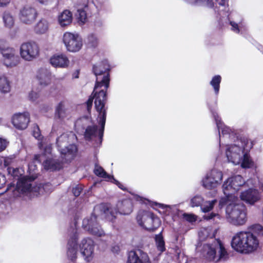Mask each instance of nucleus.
<instances>
[{
  "label": "nucleus",
  "instance_id": "obj_55",
  "mask_svg": "<svg viewBox=\"0 0 263 263\" xmlns=\"http://www.w3.org/2000/svg\"><path fill=\"white\" fill-rule=\"evenodd\" d=\"M111 251L115 254H118L120 252V248L118 246L115 245L111 247Z\"/></svg>",
  "mask_w": 263,
  "mask_h": 263
},
{
  "label": "nucleus",
  "instance_id": "obj_53",
  "mask_svg": "<svg viewBox=\"0 0 263 263\" xmlns=\"http://www.w3.org/2000/svg\"><path fill=\"white\" fill-rule=\"evenodd\" d=\"M11 0H0V7H5L9 4Z\"/></svg>",
  "mask_w": 263,
  "mask_h": 263
},
{
  "label": "nucleus",
  "instance_id": "obj_57",
  "mask_svg": "<svg viewBox=\"0 0 263 263\" xmlns=\"http://www.w3.org/2000/svg\"><path fill=\"white\" fill-rule=\"evenodd\" d=\"M131 253H132V250L127 251L128 258H127V263H132Z\"/></svg>",
  "mask_w": 263,
  "mask_h": 263
},
{
  "label": "nucleus",
  "instance_id": "obj_60",
  "mask_svg": "<svg viewBox=\"0 0 263 263\" xmlns=\"http://www.w3.org/2000/svg\"><path fill=\"white\" fill-rule=\"evenodd\" d=\"M218 2L219 5L224 6L226 3V0H217Z\"/></svg>",
  "mask_w": 263,
  "mask_h": 263
},
{
  "label": "nucleus",
  "instance_id": "obj_7",
  "mask_svg": "<svg viewBox=\"0 0 263 263\" xmlns=\"http://www.w3.org/2000/svg\"><path fill=\"white\" fill-rule=\"evenodd\" d=\"M245 180L240 175H236L228 179L222 185L223 191L226 197L220 200V203L227 202V200L234 201L237 198L234 195L240 186L245 184Z\"/></svg>",
  "mask_w": 263,
  "mask_h": 263
},
{
  "label": "nucleus",
  "instance_id": "obj_15",
  "mask_svg": "<svg viewBox=\"0 0 263 263\" xmlns=\"http://www.w3.org/2000/svg\"><path fill=\"white\" fill-rule=\"evenodd\" d=\"M78 234L77 230L72 229V234L70 235L67 243V255L68 258L74 262L77 257Z\"/></svg>",
  "mask_w": 263,
  "mask_h": 263
},
{
  "label": "nucleus",
  "instance_id": "obj_3",
  "mask_svg": "<svg viewBox=\"0 0 263 263\" xmlns=\"http://www.w3.org/2000/svg\"><path fill=\"white\" fill-rule=\"evenodd\" d=\"M7 171L9 175L17 180L15 185L13 182L8 184L5 192L12 190V196L16 197L22 194H27L36 191V187L33 186L31 183L34 180V178H26L25 177H20L17 168L8 167Z\"/></svg>",
  "mask_w": 263,
  "mask_h": 263
},
{
  "label": "nucleus",
  "instance_id": "obj_58",
  "mask_svg": "<svg viewBox=\"0 0 263 263\" xmlns=\"http://www.w3.org/2000/svg\"><path fill=\"white\" fill-rule=\"evenodd\" d=\"M9 164H10L9 160L5 158L4 160V165L6 166H8L9 165Z\"/></svg>",
  "mask_w": 263,
  "mask_h": 263
},
{
  "label": "nucleus",
  "instance_id": "obj_19",
  "mask_svg": "<svg viewBox=\"0 0 263 263\" xmlns=\"http://www.w3.org/2000/svg\"><path fill=\"white\" fill-rule=\"evenodd\" d=\"M241 199L250 204H254L260 199L259 192L255 189H250L241 193Z\"/></svg>",
  "mask_w": 263,
  "mask_h": 263
},
{
  "label": "nucleus",
  "instance_id": "obj_47",
  "mask_svg": "<svg viewBox=\"0 0 263 263\" xmlns=\"http://www.w3.org/2000/svg\"><path fill=\"white\" fill-rule=\"evenodd\" d=\"M7 146V142L6 139L0 138V152L5 149Z\"/></svg>",
  "mask_w": 263,
  "mask_h": 263
},
{
  "label": "nucleus",
  "instance_id": "obj_39",
  "mask_svg": "<svg viewBox=\"0 0 263 263\" xmlns=\"http://www.w3.org/2000/svg\"><path fill=\"white\" fill-rule=\"evenodd\" d=\"M250 229L251 231L250 232L253 233L255 235H263V227L261 225L258 224H254Z\"/></svg>",
  "mask_w": 263,
  "mask_h": 263
},
{
  "label": "nucleus",
  "instance_id": "obj_22",
  "mask_svg": "<svg viewBox=\"0 0 263 263\" xmlns=\"http://www.w3.org/2000/svg\"><path fill=\"white\" fill-rule=\"evenodd\" d=\"M72 21V14L68 10H64L58 16V22L62 27L70 25Z\"/></svg>",
  "mask_w": 263,
  "mask_h": 263
},
{
  "label": "nucleus",
  "instance_id": "obj_63",
  "mask_svg": "<svg viewBox=\"0 0 263 263\" xmlns=\"http://www.w3.org/2000/svg\"><path fill=\"white\" fill-rule=\"evenodd\" d=\"M46 149H47V147H46V148H45V150H46ZM48 149L49 151H50V150H51V149H50V148L49 147H48Z\"/></svg>",
  "mask_w": 263,
  "mask_h": 263
},
{
  "label": "nucleus",
  "instance_id": "obj_49",
  "mask_svg": "<svg viewBox=\"0 0 263 263\" xmlns=\"http://www.w3.org/2000/svg\"><path fill=\"white\" fill-rule=\"evenodd\" d=\"M6 183V178L5 176L0 172V189L3 187Z\"/></svg>",
  "mask_w": 263,
  "mask_h": 263
},
{
  "label": "nucleus",
  "instance_id": "obj_61",
  "mask_svg": "<svg viewBox=\"0 0 263 263\" xmlns=\"http://www.w3.org/2000/svg\"><path fill=\"white\" fill-rule=\"evenodd\" d=\"M132 196H133V198L137 199L138 196H137V195L134 194L133 193Z\"/></svg>",
  "mask_w": 263,
  "mask_h": 263
},
{
  "label": "nucleus",
  "instance_id": "obj_40",
  "mask_svg": "<svg viewBox=\"0 0 263 263\" xmlns=\"http://www.w3.org/2000/svg\"><path fill=\"white\" fill-rule=\"evenodd\" d=\"M217 201L216 199L212 201H208L204 202V204L201 207V209L203 212H208L211 211L214 207V205L217 203Z\"/></svg>",
  "mask_w": 263,
  "mask_h": 263
},
{
  "label": "nucleus",
  "instance_id": "obj_56",
  "mask_svg": "<svg viewBox=\"0 0 263 263\" xmlns=\"http://www.w3.org/2000/svg\"><path fill=\"white\" fill-rule=\"evenodd\" d=\"M80 70L77 69L72 74L73 79H78L79 77Z\"/></svg>",
  "mask_w": 263,
  "mask_h": 263
},
{
  "label": "nucleus",
  "instance_id": "obj_2",
  "mask_svg": "<svg viewBox=\"0 0 263 263\" xmlns=\"http://www.w3.org/2000/svg\"><path fill=\"white\" fill-rule=\"evenodd\" d=\"M232 247L237 252L248 254L257 250L259 240L256 235L248 231L237 233L232 238Z\"/></svg>",
  "mask_w": 263,
  "mask_h": 263
},
{
  "label": "nucleus",
  "instance_id": "obj_13",
  "mask_svg": "<svg viewBox=\"0 0 263 263\" xmlns=\"http://www.w3.org/2000/svg\"><path fill=\"white\" fill-rule=\"evenodd\" d=\"M222 179V172L217 170H212L202 179V185L206 189H212L220 184Z\"/></svg>",
  "mask_w": 263,
  "mask_h": 263
},
{
  "label": "nucleus",
  "instance_id": "obj_11",
  "mask_svg": "<svg viewBox=\"0 0 263 263\" xmlns=\"http://www.w3.org/2000/svg\"><path fill=\"white\" fill-rule=\"evenodd\" d=\"M63 42L67 50L71 52L79 51L82 47V39L78 33L65 32L63 36Z\"/></svg>",
  "mask_w": 263,
  "mask_h": 263
},
{
  "label": "nucleus",
  "instance_id": "obj_25",
  "mask_svg": "<svg viewBox=\"0 0 263 263\" xmlns=\"http://www.w3.org/2000/svg\"><path fill=\"white\" fill-rule=\"evenodd\" d=\"M68 116V109L65 107L63 102H60L55 108L54 118L60 121H63Z\"/></svg>",
  "mask_w": 263,
  "mask_h": 263
},
{
  "label": "nucleus",
  "instance_id": "obj_29",
  "mask_svg": "<svg viewBox=\"0 0 263 263\" xmlns=\"http://www.w3.org/2000/svg\"><path fill=\"white\" fill-rule=\"evenodd\" d=\"M101 211H103V215L106 220L112 222H114L116 218V215L117 213L116 211H114L113 209H110L107 206L102 207Z\"/></svg>",
  "mask_w": 263,
  "mask_h": 263
},
{
  "label": "nucleus",
  "instance_id": "obj_37",
  "mask_svg": "<svg viewBox=\"0 0 263 263\" xmlns=\"http://www.w3.org/2000/svg\"><path fill=\"white\" fill-rule=\"evenodd\" d=\"M189 3L194 5H203L209 7L213 6L212 0H190Z\"/></svg>",
  "mask_w": 263,
  "mask_h": 263
},
{
  "label": "nucleus",
  "instance_id": "obj_51",
  "mask_svg": "<svg viewBox=\"0 0 263 263\" xmlns=\"http://www.w3.org/2000/svg\"><path fill=\"white\" fill-rule=\"evenodd\" d=\"M216 216L219 217V215L218 214H215V213H212L208 214V215H204V218L206 220H210V219H213L214 217H215Z\"/></svg>",
  "mask_w": 263,
  "mask_h": 263
},
{
  "label": "nucleus",
  "instance_id": "obj_46",
  "mask_svg": "<svg viewBox=\"0 0 263 263\" xmlns=\"http://www.w3.org/2000/svg\"><path fill=\"white\" fill-rule=\"evenodd\" d=\"M10 48V47L7 46L6 41L0 40V53L2 54L4 50H7L8 49Z\"/></svg>",
  "mask_w": 263,
  "mask_h": 263
},
{
  "label": "nucleus",
  "instance_id": "obj_28",
  "mask_svg": "<svg viewBox=\"0 0 263 263\" xmlns=\"http://www.w3.org/2000/svg\"><path fill=\"white\" fill-rule=\"evenodd\" d=\"M213 115L216 123L219 134H220V129H221L222 135L230 134L232 132L231 129L223 124L220 118L216 112H213ZM219 136L220 137V135H219Z\"/></svg>",
  "mask_w": 263,
  "mask_h": 263
},
{
  "label": "nucleus",
  "instance_id": "obj_4",
  "mask_svg": "<svg viewBox=\"0 0 263 263\" xmlns=\"http://www.w3.org/2000/svg\"><path fill=\"white\" fill-rule=\"evenodd\" d=\"M198 246L197 249L201 253V255L206 260L214 262L223 261L229 258V254L219 240H213L211 243Z\"/></svg>",
  "mask_w": 263,
  "mask_h": 263
},
{
  "label": "nucleus",
  "instance_id": "obj_59",
  "mask_svg": "<svg viewBox=\"0 0 263 263\" xmlns=\"http://www.w3.org/2000/svg\"><path fill=\"white\" fill-rule=\"evenodd\" d=\"M51 0H38V1L41 3V4H45V5H46L47 3L49 2V1H51Z\"/></svg>",
  "mask_w": 263,
  "mask_h": 263
},
{
  "label": "nucleus",
  "instance_id": "obj_30",
  "mask_svg": "<svg viewBox=\"0 0 263 263\" xmlns=\"http://www.w3.org/2000/svg\"><path fill=\"white\" fill-rule=\"evenodd\" d=\"M94 174L99 177L105 178L109 181L111 177V175L108 174L101 166L96 164L93 170Z\"/></svg>",
  "mask_w": 263,
  "mask_h": 263
},
{
  "label": "nucleus",
  "instance_id": "obj_54",
  "mask_svg": "<svg viewBox=\"0 0 263 263\" xmlns=\"http://www.w3.org/2000/svg\"><path fill=\"white\" fill-rule=\"evenodd\" d=\"M94 24H95V27L100 28L103 25V22L100 19H97L95 21Z\"/></svg>",
  "mask_w": 263,
  "mask_h": 263
},
{
  "label": "nucleus",
  "instance_id": "obj_5",
  "mask_svg": "<svg viewBox=\"0 0 263 263\" xmlns=\"http://www.w3.org/2000/svg\"><path fill=\"white\" fill-rule=\"evenodd\" d=\"M237 199L227 200V202L220 203L219 206L222 208L227 205L226 219L229 222L235 226H242L247 221V213L245 206L242 203L236 202Z\"/></svg>",
  "mask_w": 263,
  "mask_h": 263
},
{
  "label": "nucleus",
  "instance_id": "obj_34",
  "mask_svg": "<svg viewBox=\"0 0 263 263\" xmlns=\"http://www.w3.org/2000/svg\"><path fill=\"white\" fill-rule=\"evenodd\" d=\"M3 20L5 26L8 28H11L14 25V21L12 15L10 12L5 11L3 14Z\"/></svg>",
  "mask_w": 263,
  "mask_h": 263
},
{
  "label": "nucleus",
  "instance_id": "obj_9",
  "mask_svg": "<svg viewBox=\"0 0 263 263\" xmlns=\"http://www.w3.org/2000/svg\"><path fill=\"white\" fill-rule=\"evenodd\" d=\"M136 220L140 226L151 232L154 231L161 224L159 218L152 213L147 211H139Z\"/></svg>",
  "mask_w": 263,
  "mask_h": 263
},
{
  "label": "nucleus",
  "instance_id": "obj_35",
  "mask_svg": "<svg viewBox=\"0 0 263 263\" xmlns=\"http://www.w3.org/2000/svg\"><path fill=\"white\" fill-rule=\"evenodd\" d=\"M155 239L158 250L160 251L161 253L164 252L165 250V242L161 233L156 235Z\"/></svg>",
  "mask_w": 263,
  "mask_h": 263
},
{
  "label": "nucleus",
  "instance_id": "obj_14",
  "mask_svg": "<svg viewBox=\"0 0 263 263\" xmlns=\"http://www.w3.org/2000/svg\"><path fill=\"white\" fill-rule=\"evenodd\" d=\"M80 252L87 262L91 261L94 256L95 242L89 237L83 238L79 245Z\"/></svg>",
  "mask_w": 263,
  "mask_h": 263
},
{
  "label": "nucleus",
  "instance_id": "obj_41",
  "mask_svg": "<svg viewBox=\"0 0 263 263\" xmlns=\"http://www.w3.org/2000/svg\"><path fill=\"white\" fill-rule=\"evenodd\" d=\"M203 201V198L199 195L194 196L191 200V205L192 207L200 206Z\"/></svg>",
  "mask_w": 263,
  "mask_h": 263
},
{
  "label": "nucleus",
  "instance_id": "obj_62",
  "mask_svg": "<svg viewBox=\"0 0 263 263\" xmlns=\"http://www.w3.org/2000/svg\"><path fill=\"white\" fill-rule=\"evenodd\" d=\"M5 193V191H4V192H3V193H0V196H1V195H3Z\"/></svg>",
  "mask_w": 263,
  "mask_h": 263
},
{
  "label": "nucleus",
  "instance_id": "obj_43",
  "mask_svg": "<svg viewBox=\"0 0 263 263\" xmlns=\"http://www.w3.org/2000/svg\"><path fill=\"white\" fill-rule=\"evenodd\" d=\"M32 136L38 140H41L43 139L40 127L37 124L34 125L32 130Z\"/></svg>",
  "mask_w": 263,
  "mask_h": 263
},
{
  "label": "nucleus",
  "instance_id": "obj_33",
  "mask_svg": "<svg viewBox=\"0 0 263 263\" xmlns=\"http://www.w3.org/2000/svg\"><path fill=\"white\" fill-rule=\"evenodd\" d=\"M10 91V84L9 81L6 77H0V91L6 93Z\"/></svg>",
  "mask_w": 263,
  "mask_h": 263
},
{
  "label": "nucleus",
  "instance_id": "obj_12",
  "mask_svg": "<svg viewBox=\"0 0 263 263\" xmlns=\"http://www.w3.org/2000/svg\"><path fill=\"white\" fill-rule=\"evenodd\" d=\"M20 55L27 61H31L39 55L40 49L38 45L34 42L23 43L20 46Z\"/></svg>",
  "mask_w": 263,
  "mask_h": 263
},
{
  "label": "nucleus",
  "instance_id": "obj_45",
  "mask_svg": "<svg viewBox=\"0 0 263 263\" xmlns=\"http://www.w3.org/2000/svg\"><path fill=\"white\" fill-rule=\"evenodd\" d=\"M109 181L112 182V183L116 184L118 186L119 188L123 191H127V189L125 187L121 182H120L118 180L115 178L114 176H111V178L109 180Z\"/></svg>",
  "mask_w": 263,
  "mask_h": 263
},
{
  "label": "nucleus",
  "instance_id": "obj_17",
  "mask_svg": "<svg viewBox=\"0 0 263 263\" xmlns=\"http://www.w3.org/2000/svg\"><path fill=\"white\" fill-rule=\"evenodd\" d=\"M3 63L7 67L16 66L20 62V58L17 51L13 48L4 50L3 54Z\"/></svg>",
  "mask_w": 263,
  "mask_h": 263
},
{
  "label": "nucleus",
  "instance_id": "obj_32",
  "mask_svg": "<svg viewBox=\"0 0 263 263\" xmlns=\"http://www.w3.org/2000/svg\"><path fill=\"white\" fill-rule=\"evenodd\" d=\"M85 43L88 48H95L98 45L99 40L96 34L90 33L88 35Z\"/></svg>",
  "mask_w": 263,
  "mask_h": 263
},
{
  "label": "nucleus",
  "instance_id": "obj_10",
  "mask_svg": "<svg viewBox=\"0 0 263 263\" xmlns=\"http://www.w3.org/2000/svg\"><path fill=\"white\" fill-rule=\"evenodd\" d=\"M67 139L66 137L61 136L57 138L56 145L58 151L60 152L61 158L64 163H69L74 158L76 153L78 152V147L74 144H70L67 145L63 144L66 143L63 142V139Z\"/></svg>",
  "mask_w": 263,
  "mask_h": 263
},
{
  "label": "nucleus",
  "instance_id": "obj_48",
  "mask_svg": "<svg viewBox=\"0 0 263 263\" xmlns=\"http://www.w3.org/2000/svg\"><path fill=\"white\" fill-rule=\"evenodd\" d=\"M38 97V93L33 91H31V92H30L28 95V98L29 100L31 101H35Z\"/></svg>",
  "mask_w": 263,
  "mask_h": 263
},
{
  "label": "nucleus",
  "instance_id": "obj_50",
  "mask_svg": "<svg viewBox=\"0 0 263 263\" xmlns=\"http://www.w3.org/2000/svg\"><path fill=\"white\" fill-rule=\"evenodd\" d=\"M184 217L185 218L186 220H187L189 222H193L196 220L195 217L192 215L184 214Z\"/></svg>",
  "mask_w": 263,
  "mask_h": 263
},
{
  "label": "nucleus",
  "instance_id": "obj_26",
  "mask_svg": "<svg viewBox=\"0 0 263 263\" xmlns=\"http://www.w3.org/2000/svg\"><path fill=\"white\" fill-rule=\"evenodd\" d=\"M133 263H151L147 254L141 250L133 251Z\"/></svg>",
  "mask_w": 263,
  "mask_h": 263
},
{
  "label": "nucleus",
  "instance_id": "obj_16",
  "mask_svg": "<svg viewBox=\"0 0 263 263\" xmlns=\"http://www.w3.org/2000/svg\"><path fill=\"white\" fill-rule=\"evenodd\" d=\"M30 122V115L28 112H18L11 118V122L14 127L18 130H24L28 127Z\"/></svg>",
  "mask_w": 263,
  "mask_h": 263
},
{
  "label": "nucleus",
  "instance_id": "obj_6",
  "mask_svg": "<svg viewBox=\"0 0 263 263\" xmlns=\"http://www.w3.org/2000/svg\"><path fill=\"white\" fill-rule=\"evenodd\" d=\"M238 142L240 144L232 145L226 151L228 161L235 165L240 163L245 151L248 152L253 145V142L246 137L241 138Z\"/></svg>",
  "mask_w": 263,
  "mask_h": 263
},
{
  "label": "nucleus",
  "instance_id": "obj_18",
  "mask_svg": "<svg viewBox=\"0 0 263 263\" xmlns=\"http://www.w3.org/2000/svg\"><path fill=\"white\" fill-rule=\"evenodd\" d=\"M37 15L36 10L31 7L25 6L20 11L19 17L21 21L26 24H31Z\"/></svg>",
  "mask_w": 263,
  "mask_h": 263
},
{
  "label": "nucleus",
  "instance_id": "obj_8",
  "mask_svg": "<svg viewBox=\"0 0 263 263\" xmlns=\"http://www.w3.org/2000/svg\"><path fill=\"white\" fill-rule=\"evenodd\" d=\"M82 228L92 235L98 237L105 235V232L100 224L99 215L97 213L96 208L90 215L83 219Z\"/></svg>",
  "mask_w": 263,
  "mask_h": 263
},
{
  "label": "nucleus",
  "instance_id": "obj_27",
  "mask_svg": "<svg viewBox=\"0 0 263 263\" xmlns=\"http://www.w3.org/2000/svg\"><path fill=\"white\" fill-rule=\"evenodd\" d=\"M88 6V3L86 2L84 4L83 8H78L76 13L77 20L78 23L80 25H83L85 23L87 20L86 13V9Z\"/></svg>",
  "mask_w": 263,
  "mask_h": 263
},
{
  "label": "nucleus",
  "instance_id": "obj_20",
  "mask_svg": "<svg viewBox=\"0 0 263 263\" xmlns=\"http://www.w3.org/2000/svg\"><path fill=\"white\" fill-rule=\"evenodd\" d=\"M50 63L55 68H67L69 61L67 56L63 53L55 54L50 59Z\"/></svg>",
  "mask_w": 263,
  "mask_h": 263
},
{
  "label": "nucleus",
  "instance_id": "obj_38",
  "mask_svg": "<svg viewBox=\"0 0 263 263\" xmlns=\"http://www.w3.org/2000/svg\"><path fill=\"white\" fill-rule=\"evenodd\" d=\"M221 82V77L219 75L214 76L210 82L211 85L213 87L215 92L217 94L219 90V85Z\"/></svg>",
  "mask_w": 263,
  "mask_h": 263
},
{
  "label": "nucleus",
  "instance_id": "obj_44",
  "mask_svg": "<svg viewBox=\"0 0 263 263\" xmlns=\"http://www.w3.org/2000/svg\"><path fill=\"white\" fill-rule=\"evenodd\" d=\"M89 117L87 116H84L82 117H81L77 119L74 122V126L80 127L81 126L83 129L85 128V126L82 124V123L85 121H87L88 120Z\"/></svg>",
  "mask_w": 263,
  "mask_h": 263
},
{
  "label": "nucleus",
  "instance_id": "obj_24",
  "mask_svg": "<svg viewBox=\"0 0 263 263\" xmlns=\"http://www.w3.org/2000/svg\"><path fill=\"white\" fill-rule=\"evenodd\" d=\"M118 212L121 215H128L132 212V200L123 199L117 204Z\"/></svg>",
  "mask_w": 263,
  "mask_h": 263
},
{
  "label": "nucleus",
  "instance_id": "obj_31",
  "mask_svg": "<svg viewBox=\"0 0 263 263\" xmlns=\"http://www.w3.org/2000/svg\"><path fill=\"white\" fill-rule=\"evenodd\" d=\"M48 26L46 20H41L35 26L34 31L37 34H43L48 30Z\"/></svg>",
  "mask_w": 263,
  "mask_h": 263
},
{
  "label": "nucleus",
  "instance_id": "obj_23",
  "mask_svg": "<svg viewBox=\"0 0 263 263\" xmlns=\"http://www.w3.org/2000/svg\"><path fill=\"white\" fill-rule=\"evenodd\" d=\"M36 77L40 85L42 86H46L50 83L51 73L47 70L42 69L39 70Z\"/></svg>",
  "mask_w": 263,
  "mask_h": 263
},
{
  "label": "nucleus",
  "instance_id": "obj_36",
  "mask_svg": "<svg viewBox=\"0 0 263 263\" xmlns=\"http://www.w3.org/2000/svg\"><path fill=\"white\" fill-rule=\"evenodd\" d=\"M240 163L241 167L243 168H250L252 166V161L249 158L248 152L245 151L244 153L242 154V160Z\"/></svg>",
  "mask_w": 263,
  "mask_h": 263
},
{
  "label": "nucleus",
  "instance_id": "obj_21",
  "mask_svg": "<svg viewBox=\"0 0 263 263\" xmlns=\"http://www.w3.org/2000/svg\"><path fill=\"white\" fill-rule=\"evenodd\" d=\"M45 170L52 172L60 171L62 169L63 163L53 159H46L43 163Z\"/></svg>",
  "mask_w": 263,
  "mask_h": 263
},
{
  "label": "nucleus",
  "instance_id": "obj_64",
  "mask_svg": "<svg viewBox=\"0 0 263 263\" xmlns=\"http://www.w3.org/2000/svg\"><path fill=\"white\" fill-rule=\"evenodd\" d=\"M1 164H2V160H1V159H0V165H1Z\"/></svg>",
  "mask_w": 263,
  "mask_h": 263
},
{
  "label": "nucleus",
  "instance_id": "obj_42",
  "mask_svg": "<svg viewBox=\"0 0 263 263\" xmlns=\"http://www.w3.org/2000/svg\"><path fill=\"white\" fill-rule=\"evenodd\" d=\"M83 191V186L82 184H79L76 185L74 186L72 188V195L75 197H79L81 194L82 193Z\"/></svg>",
  "mask_w": 263,
  "mask_h": 263
},
{
  "label": "nucleus",
  "instance_id": "obj_1",
  "mask_svg": "<svg viewBox=\"0 0 263 263\" xmlns=\"http://www.w3.org/2000/svg\"><path fill=\"white\" fill-rule=\"evenodd\" d=\"M110 65L107 59H104L92 66V72L96 77V81L91 95L85 103L87 111L90 114L94 101L95 108L98 113L97 125H88L84 132V137L87 141H91L93 137L98 134V140L95 143L97 145H101L106 120L107 107L106 103L107 99V89L109 87Z\"/></svg>",
  "mask_w": 263,
  "mask_h": 263
},
{
  "label": "nucleus",
  "instance_id": "obj_52",
  "mask_svg": "<svg viewBox=\"0 0 263 263\" xmlns=\"http://www.w3.org/2000/svg\"><path fill=\"white\" fill-rule=\"evenodd\" d=\"M230 23L233 28V30L234 31L238 33L239 32V29L237 24L233 21H231Z\"/></svg>",
  "mask_w": 263,
  "mask_h": 263
}]
</instances>
